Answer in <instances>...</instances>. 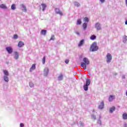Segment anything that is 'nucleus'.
Masks as SVG:
<instances>
[{
  "instance_id": "obj_13",
  "label": "nucleus",
  "mask_w": 127,
  "mask_h": 127,
  "mask_svg": "<svg viewBox=\"0 0 127 127\" xmlns=\"http://www.w3.org/2000/svg\"><path fill=\"white\" fill-rule=\"evenodd\" d=\"M14 54V59H18V57H19V55L18 54V53H17V52H15Z\"/></svg>"
},
{
  "instance_id": "obj_3",
  "label": "nucleus",
  "mask_w": 127,
  "mask_h": 127,
  "mask_svg": "<svg viewBox=\"0 0 127 127\" xmlns=\"http://www.w3.org/2000/svg\"><path fill=\"white\" fill-rule=\"evenodd\" d=\"M106 57L107 63H110L111 61H112V55H111L110 53H108L107 54Z\"/></svg>"
},
{
  "instance_id": "obj_19",
  "label": "nucleus",
  "mask_w": 127,
  "mask_h": 127,
  "mask_svg": "<svg viewBox=\"0 0 127 127\" xmlns=\"http://www.w3.org/2000/svg\"><path fill=\"white\" fill-rule=\"evenodd\" d=\"M123 120H127V113H124L123 114Z\"/></svg>"
},
{
  "instance_id": "obj_23",
  "label": "nucleus",
  "mask_w": 127,
  "mask_h": 127,
  "mask_svg": "<svg viewBox=\"0 0 127 127\" xmlns=\"http://www.w3.org/2000/svg\"><path fill=\"white\" fill-rule=\"evenodd\" d=\"M82 23V21H81V19H77L76 24L77 25H79Z\"/></svg>"
},
{
  "instance_id": "obj_32",
  "label": "nucleus",
  "mask_w": 127,
  "mask_h": 127,
  "mask_svg": "<svg viewBox=\"0 0 127 127\" xmlns=\"http://www.w3.org/2000/svg\"><path fill=\"white\" fill-rule=\"evenodd\" d=\"M13 38L14 39H17V38H18V36H17L16 34L14 35Z\"/></svg>"
},
{
  "instance_id": "obj_33",
  "label": "nucleus",
  "mask_w": 127,
  "mask_h": 127,
  "mask_svg": "<svg viewBox=\"0 0 127 127\" xmlns=\"http://www.w3.org/2000/svg\"><path fill=\"white\" fill-rule=\"evenodd\" d=\"M75 6L79 7L80 6V3L76 2L75 3Z\"/></svg>"
},
{
  "instance_id": "obj_34",
  "label": "nucleus",
  "mask_w": 127,
  "mask_h": 127,
  "mask_svg": "<svg viewBox=\"0 0 127 127\" xmlns=\"http://www.w3.org/2000/svg\"><path fill=\"white\" fill-rule=\"evenodd\" d=\"M55 38V36L53 35V36L51 37V39H50V40H54Z\"/></svg>"
},
{
  "instance_id": "obj_24",
  "label": "nucleus",
  "mask_w": 127,
  "mask_h": 127,
  "mask_svg": "<svg viewBox=\"0 0 127 127\" xmlns=\"http://www.w3.org/2000/svg\"><path fill=\"white\" fill-rule=\"evenodd\" d=\"M4 80L5 82H8V77L7 76H4Z\"/></svg>"
},
{
  "instance_id": "obj_40",
  "label": "nucleus",
  "mask_w": 127,
  "mask_h": 127,
  "mask_svg": "<svg viewBox=\"0 0 127 127\" xmlns=\"http://www.w3.org/2000/svg\"><path fill=\"white\" fill-rule=\"evenodd\" d=\"M124 127H127V124H125Z\"/></svg>"
},
{
  "instance_id": "obj_27",
  "label": "nucleus",
  "mask_w": 127,
  "mask_h": 127,
  "mask_svg": "<svg viewBox=\"0 0 127 127\" xmlns=\"http://www.w3.org/2000/svg\"><path fill=\"white\" fill-rule=\"evenodd\" d=\"M84 21H85V22H89V18L85 17L84 18Z\"/></svg>"
},
{
  "instance_id": "obj_17",
  "label": "nucleus",
  "mask_w": 127,
  "mask_h": 127,
  "mask_svg": "<svg viewBox=\"0 0 127 127\" xmlns=\"http://www.w3.org/2000/svg\"><path fill=\"white\" fill-rule=\"evenodd\" d=\"M96 38H97V36H96L95 35H92L90 36L91 40H95Z\"/></svg>"
},
{
  "instance_id": "obj_29",
  "label": "nucleus",
  "mask_w": 127,
  "mask_h": 127,
  "mask_svg": "<svg viewBox=\"0 0 127 127\" xmlns=\"http://www.w3.org/2000/svg\"><path fill=\"white\" fill-rule=\"evenodd\" d=\"M46 58H45V57H44L43 59H42V63L43 64H45V60H46Z\"/></svg>"
},
{
  "instance_id": "obj_1",
  "label": "nucleus",
  "mask_w": 127,
  "mask_h": 127,
  "mask_svg": "<svg viewBox=\"0 0 127 127\" xmlns=\"http://www.w3.org/2000/svg\"><path fill=\"white\" fill-rule=\"evenodd\" d=\"M83 62L81 63V67L86 69V68H87V65H89L90 64V61H89V60L87 58H83Z\"/></svg>"
},
{
  "instance_id": "obj_7",
  "label": "nucleus",
  "mask_w": 127,
  "mask_h": 127,
  "mask_svg": "<svg viewBox=\"0 0 127 127\" xmlns=\"http://www.w3.org/2000/svg\"><path fill=\"white\" fill-rule=\"evenodd\" d=\"M24 46V43L22 41H19L18 43V47L21 48V47H23Z\"/></svg>"
},
{
  "instance_id": "obj_14",
  "label": "nucleus",
  "mask_w": 127,
  "mask_h": 127,
  "mask_svg": "<svg viewBox=\"0 0 127 127\" xmlns=\"http://www.w3.org/2000/svg\"><path fill=\"white\" fill-rule=\"evenodd\" d=\"M47 32V31L46 30H42L41 32V34H42L43 35H46Z\"/></svg>"
},
{
  "instance_id": "obj_9",
  "label": "nucleus",
  "mask_w": 127,
  "mask_h": 127,
  "mask_svg": "<svg viewBox=\"0 0 127 127\" xmlns=\"http://www.w3.org/2000/svg\"><path fill=\"white\" fill-rule=\"evenodd\" d=\"M104 102L102 101L100 105L99 106V109H100V110H102V109H104Z\"/></svg>"
},
{
  "instance_id": "obj_10",
  "label": "nucleus",
  "mask_w": 127,
  "mask_h": 127,
  "mask_svg": "<svg viewBox=\"0 0 127 127\" xmlns=\"http://www.w3.org/2000/svg\"><path fill=\"white\" fill-rule=\"evenodd\" d=\"M41 6H42V11H44V10H45L46 8V7L47 6L46 5V4H44V3H42L41 4Z\"/></svg>"
},
{
  "instance_id": "obj_12",
  "label": "nucleus",
  "mask_w": 127,
  "mask_h": 127,
  "mask_svg": "<svg viewBox=\"0 0 127 127\" xmlns=\"http://www.w3.org/2000/svg\"><path fill=\"white\" fill-rule=\"evenodd\" d=\"M49 72V69H48V68H46L44 69V74L45 75H46V76H47V75L48 74V73Z\"/></svg>"
},
{
  "instance_id": "obj_36",
  "label": "nucleus",
  "mask_w": 127,
  "mask_h": 127,
  "mask_svg": "<svg viewBox=\"0 0 127 127\" xmlns=\"http://www.w3.org/2000/svg\"><path fill=\"white\" fill-rule=\"evenodd\" d=\"M20 127H24V124H23V123H21V124H20Z\"/></svg>"
},
{
  "instance_id": "obj_26",
  "label": "nucleus",
  "mask_w": 127,
  "mask_h": 127,
  "mask_svg": "<svg viewBox=\"0 0 127 127\" xmlns=\"http://www.w3.org/2000/svg\"><path fill=\"white\" fill-rule=\"evenodd\" d=\"M87 23H84L83 24V27L84 30H85L87 28Z\"/></svg>"
},
{
  "instance_id": "obj_5",
  "label": "nucleus",
  "mask_w": 127,
  "mask_h": 127,
  "mask_svg": "<svg viewBox=\"0 0 127 127\" xmlns=\"http://www.w3.org/2000/svg\"><path fill=\"white\" fill-rule=\"evenodd\" d=\"M55 11H56V13H57V14H60V15H61V16H62V15H63V13L62 12V11L59 10V9L56 8Z\"/></svg>"
},
{
  "instance_id": "obj_11",
  "label": "nucleus",
  "mask_w": 127,
  "mask_h": 127,
  "mask_svg": "<svg viewBox=\"0 0 127 127\" xmlns=\"http://www.w3.org/2000/svg\"><path fill=\"white\" fill-rule=\"evenodd\" d=\"M84 39H82L80 41L79 43L78 44V47H81V46L84 44Z\"/></svg>"
},
{
  "instance_id": "obj_21",
  "label": "nucleus",
  "mask_w": 127,
  "mask_h": 127,
  "mask_svg": "<svg viewBox=\"0 0 127 127\" xmlns=\"http://www.w3.org/2000/svg\"><path fill=\"white\" fill-rule=\"evenodd\" d=\"M90 83H91V81H90V79H87L86 80L85 85H86V86H90Z\"/></svg>"
},
{
  "instance_id": "obj_31",
  "label": "nucleus",
  "mask_w": 127,
  "mask_h": 127,
  "mask_svg": "<svg viewBox=\"0 0 127 127\" xmlns=\"http://www.w3.org/2000/svg\"><path fill=\"white\" fill-rule=\"evenodd\" d=\"M127 40V37L126 36H124L123 38V41H125L126 42Z\"/></svg>"
},
{
  "instance_id": "obj_2",
  "label": "nucleus",
  "mask_w": 127,
  "mask_h": 127,
  "mask_svg": "<svg viewBox=\"0 0 127 127\" xmlns=\"http://www.w3.org/2000/svg\"><path fill=\"white\" fill-rule=\"evenodd\" d=\"M98 49H99V47L97 46V43L95 42L92 43L90 48V51H97Z\"/></svg>"
},
{
  "instance_id": "obj_42",
  "label": "nucleus",
  "mask_w": 127,
  "mask_h": 127,
  "mask_svg": "<svg viewBox=\"0 0 127 127\" xmlns=\"http://www.w3.org/2000/svg\"><path fill=\"white\" fill-rule=\"evenodd\" d=\"M76 34H78V35H79V33H76Z\"/></svg>"
},
{
  "instance_id": "obj_37",
  "label": "nucleus",
  "mask_w": 127,
  "mask_h": 127,
  "mask_svg": "<svg viewBox=\"0 0 127 127\" xmlns=\"http://www.w3.org/2000/svg\"><path fill=\"white\" fill-rule=\"evenodd\" d=\"M65 63H66V64H68V63H69V60H65Z\"/></svg>"
},
{
  "instance_id": "obj_25",
  "label": "nucleus",
  "mask_w": 127,
  "mask_h": 127,
  "mask_svg": "<svg viewBox=\"0 0 127 127\" xmlns=\"http://www.w3.org/2000/svg\"><path fill=\"white\" fill-rule=\"evenodd\" d=\"M83 89L84 91H88V85H84L83 86Z\"/></svg>"
},
{
  "instance_id": "obj_6",
  "label": "nucleus",
  "mask_w": 127,
  "mask_h": 127,
  "mask_svg": "<svg viewBox=\"0 0 127 127\" xmlns=\"http://www.w3.org/2000/svg\"><path fill=\"white\" fill-rule=\"evenodd\" d=\"M95 28L97 30H101L102 29V27H101V24L99 23H96L95 24Z\"/></svg>"
},
{
  "instance_id": "obj_35",
  "label": "nucleus",
  "mask_w": 127,
  "mask_h": 127,
  "mask_svg": "<svg viewBox=\"0 0 127 127\" xmlns=\"http://www.w3.org/2000/svg\"><path fill=\"white\" fill-rule=\"evenodd\" d=\"M29 86H30V87H31V88H32V87H33L34 86V85L32 83H30Z\"/></svg>"
},
{
  "instance_id": "obj_38",
  "label": "nucleus",
  "mask_w": 127,
  "mask_h": 127,
  "mask_svg": "<svg viewBox=\"0 0 127 127\" xmlns=\"http://www.w3.org/2000/svg\"><path fill=\"white\" fill-rule=\"evenodd\" d=\"M101 2H102V3L105 2V0H100Z\"/></svg>"
},
{
  "instance_id": "obj_22",
  "label": "nucleus",
  "mask_w": 127,
  "mask_h": 127,
  "mask_svg": "<svg viewBox=\"0 0 127 127\" xmlns=\"http://www.w3.org/2000/svg\"><path fill=\"white\" fill-rule=\"evenodd\" d=\"M11 8L12 9V10H14V9H16V6L14 4H12L11 6Z\"/></svg>"
},
{
  "instance_id": "obj_4",
  "label": "nucleus",
  "mask_w": 127,
  "mask_h": 127,
  "mask_svg": "<svg viewBox=\"0 0 127 127\" xmlns=\"http://www.w3.org/2000/svg\"><path fill=\"white\" fill-rule=\"evenodd\" d=\"M6 50L9 53V54H11L12 53V48L11 47H8L6 48Z\"/></svg>"
},
{
  "instance_id": "obj_16",
  "label": "nucleus",
  "mask_w": 127,
  "mask_h": 127,
  "mask_svg": "<svg viewBox=\"0 0 127 127\" xmlns=\"http://www.w3.org/2000/svg\"><path fill=\"white\" fill-rule=\"evenodd\" d=\"M115 110H116V107L115 106L112 107L110 109V113H113L115 112Z\"/></svg>"
},
{
  "instance_id": "obj_39",
  "label": "nucleus",
  "mask_w": 127,
  "mask_h": 127,
  "mask_svg": "<svg viewBox=\"0 0 127 127\" xmlns=\"http://www.w3.org/2000/svg\"><path fill=\"white\" fill-rule=\"evenodd\" d=\"M126 5H127V0H126Z\"/></svg>"
},
{
  "instance_id": "obj_30",
  "label": "nucleus",
  "mask_w": 127,
  "mask_h": 127,
  "mask_svg": "<svg viewBox=\"0 0 127 127\" xmlns=\"http://www.w3.org/2000/svg\"><path fill=\"white\" fill-rule=\"evenodd\" d=\"M62 79H63V75L62 74H61L59 76V80H62Z\"/></svg>"
},
{
  "instance_id": "obj_18",
  "label": "nucleus",
  "mask_w": 127,
  "mask_h": 127,
  "mask_svg": "<svg viewBox=\"0 0 127 127\" xmlns=\"http://www.w3.org/2000/svg\"><path fill=\"white\" fill-rule=\"evenodd\" d=\"M34 69H35V64H32L31 67L30 68V72H31L32 70H34Z\"/></svg>"
},
{
  "instance_id": "obj_28",
  "label": "nucleus",
  "mask_w": 127,
  "mask_h": 127,
  "mask_svg": "<svg viewBox=\"0 0 127 127\" xmlns=\"http://www.w3.org/2000/svg\"><path fill=\"white\" fill-rule=\"evenodd\" d=\"M21 6L23 7L24 8L23 11H26V10H27L26 7L25 6H24V4H22Z\"/></svg>"
},
{
  "instance_id": "obj_15",
  "label": "nucleus",
  "mask_w": 127,
  "mask_h": 127,
  "mask_svg": "<svg viewBox=\"0 0 127 127\" xmlns=\"http://www.w3.org/2000/svg\"><path fill=\"white\" fill-rule=\"evenodd\" d=\"M0 8H3V9H6V8H7V7H6V6L3 4L0 5Z\"/></svg>"
},
{
  "instance_id": "obj_20",
  "label": "nucleus",
  "mask_w": 127,
  "mask_h": 127,
  "mask_svg": "<svg viewBox=\"0 0 127 127\" xmlns=\"http://www.w3.org/2000/svg\"><path fill=\"white\" fill-rule=\"evenodd\" d=\"M3 72L4 73V74L5 76H8L9 73H8V71L6 70H3Z\"/></svg>"
},
{
  "instance_id": "obj_41",
  "label": "nucleus",
  "mask_w": 127,
  "mask_h": 127,
  "mask_svg": "<svg viewBox=\"0 0 127 127\" xmlns=\"http://www.w3.org/2000/svg\"><path fill=\"white\" fill-rule=\"evenodd\" d=\"M125 24H127V20L126 21Z\"/></svg>"
},
{
  "instance_id": "obj_8",
  "label": "nucleus",
  "mask_w": 127,
  "mask_h": 127,
  "mask_svg": "<svg viewBox=\"0 0 127 127\" xmlns=\"http://www.w3.org/2000/svg\"><path fill=\"white\" fill-rule=\"evenodd\" d=\"M115 95H110L109 98V102H112L113 100H115Z\"/></svg>"
}]
</instances>
